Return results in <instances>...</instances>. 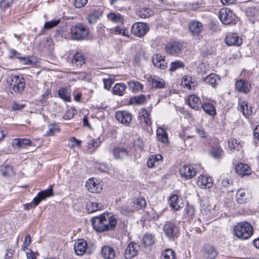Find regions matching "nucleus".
<instances>
[{"instance_id":"1","label":"nucleus","mask_w":259,"mask_h":259,"mask_svg":"<svg viewBox=\"0 0 259 259\" xmlns=\"http://www.w3.org/2000/svg\"><path fill=\"white\" fill-rule=\"evenodd\" d=\"M94 229L97 232L113 231L117 224L116 217L111 213L105 212L90 220Z\"/></svg>"},{"instance_id":"2","label":"nucleus","mask_w":259,"mask_h":259,"mask_svg":"<svg viewBox=\"0 0 259 259\" xmlns=\"http://www.w3.org/2000/svg\"><path fill=\"white\" fill-rule=\"evenodd\" d=\"M253 232L252 226L246 222L239 223L234 228V235L243 240L249 238L252 235Z\"/></svg>"},{"instance_id":"3","label":"nucleus","mask_w":259,"mask_h":259,"mask_svg":"<svg viewBox=\"0 0 259 259\" xmlns=\"http://www.w3.org/2000/svg\"><path fill=\"white\" fill-rule=\"evenodd\" d=\"M70 33L72 39L82 40L87 37L89 31L86 25L77 23L70 28Z\"/></svg>"},{"instance_id":"4","label":"nucleus","mask_w":259,"mask_h":259,"mask_svg":"<svg viewBox=\"0 0 259 259\" xmlns=\"http://www.w3.org/2000/svg\"><path fill=\"white\" fill-rule=\"evenodd\" d=\"M219 19L225 25L235 24L237 22L236 15L229 8H224L220 10Z\"/></svg>"},{"instance_id":"5","label":"nucleus","mask_w":259,"mask_h":259,"mask_svg":"<svg viewBox=\"0 0 259 259\" xmlns=\"http://www.w3.org/2000/svg\"><path fill=\"white\" fill-rule=\"evenodd\" d=\"M163 231L165 235L170 240L174 241L179 236V227L174 221L166 222L163 226Z\"/></svg>"},{"instance_id":"6","label":"nucleus","mask_w":259,"mask_h":259,"mask_svg":"<svg viewBox=\"0 0 259 259\" xmlns=\"http://www.w3.org/2000/svg\"><path fill=\"white\" fill-rule=\"evenodd\" d=\"M7 83L13 88L15 92L22 93L25 88V82L23 77L19 76L12 75L7 79Z\"/></svg>"},{"instance_id":"7","label":"nucleus","mask_w":259,"mask_h":259,"mask_svg":"<svg viewBox=\"0 0 259 259\" xmlns=\"http://www.w3.org/2000/svg\"><path fill=\"white\" fill-rule=\"evenodd\" d=\"M183 49V45L179 41H170L165 46V51L169 55L178 56Z\"/></svg>"},{"instance_id":"8","label":"nucleus","mask_w":259,"mask_h":259,"mask_svg":"<svg viewBox=\"0 0 259 259\" xmlns=\"http://www.w3.org/2000/svg\"><path fill=\"white\" fill-rule=\"evenodd\" d=\"M148 30L149 28L147 24L141 22L135 23L131 28L133 34L138 37L143 36Z\"/></svg>"},{"instance_id":"9","label":"nucleus","mask_w":259,"mask_h":259,"mask_svg":"<svg viewBox=\"0 0 259 259\" xmlns=\"http://www.w3.org/2000/svg\"><path fill=\"white\" fill-rule=\"evenodd\" d=\"M180 172L182 177L189 180L194 177L196 175V171L191 164H184L180 169Z\"/></svg>"},{"instance_id":"10","label":"nucleus","mask_w":259,"mask_h":259,"mask_svg":"<svg viewBox=\"0 0 259 259\" xmlns=\"http://www.w3.org/2000/svg\"><path fill=\"white\" fill-rule=\"evenodd\" d=\"M226 44L229 46H239L242 43V38L236 33H229L225 38Z\"/></svg>"},{"instance_id":"11","label":"nucleus","mask_w":259,"mask_h":259,"mask_svg":"<svg viewBox=\"0 0 259 259\" xmlns=\"http://www.w3.org/2000/svg\"><path fill=\"white\" fill-rule=\"evenodd\" d=\"M139 245L137 243L131 242L126 247L124 252V257L126 259H131L136 256L139 250Z\"/></svg>"},{"instance_id":"12","label":"nucleus","mask_w":259,"mask_h":259,"mask_svg":"<svg viewBox=\"0 0 259 259\" xmlns=\"http://www.w3.org/2000/svg\"><path fill=\"white\" fill-rule=\"evenodd\" d=\"M53 195V192L52 188L39 192L33 199L34 207L36 206L42 200H45L47 197Z\"/></svg>"},{"instance_id":"13","label":"nucleus","mask_w":259,"mask_h":259,"mask_svg":"<svg viewBox=\"0 0 259 259\" xmlns=\"http://www.w3.org/2000/svg\"><path fill=\"white\" fill-rule=\"evenodd\" d=\"M115 117L119 122L128 125L132 121V115L125 111H117L115 114Z\"/></svg>"},{"instance_id":"14","label":"nucleus","mask_w":259,"mask_h":259,"mask_svg":"<svg viewBox=\"0 0 259 259\" xmlns=\"http://www.w3.org/2000/svg\"><path fill=\"white\" fill-rule=\"evenodd\" d=\"M85 186L88 191L92 193H100L102 190L100 183L94 178L89 179L86 182Z\"/></svg>"},{"instance_id":"15","label":"nucleus","mask_w":259,"mask_h":259,"mask_svg":"<svg viewBox=\"0 0 259 259\" xmlns=\"http://www.w3.org/2000/svg\"><path fill=\"white\" fill-rule=\"evenodd\" d=\"M202 254L205 259H215L217 256V251L213 246L205 244L203 246Z\"/></svg>"},{"instance_id":"16","label":"nucleus","mask_w":259,"mask_h":259,"mask_svg":"<svg viewBox=\"0 0 259 259\" xmlns=\"http://www.w3.org/2000/svg\"><path fill=\"white\" fill-rule=\"evenodd\" d=\"M235 88L238 92L247 94L250 92L251 85L248 81L239 79L236 81Z\"/></svg>"},{"instance_id":"17","label":"nucleus","mask_w":259,"mask_h":259,"mask_svg":"<svg viewBox=\"0 0 259 259\" xmlns=\"http://www.w3.org/2000/svg\"><path fill=\"white\" fill-rule=\"evenodd\" d=\"M236 198L238 203L244 204L249 201L250 195L247 190L244 189H239L237 191Z\"/></svg>"},{"instance_id":"18","label":"nucleus","mask_w":259,"mask_h":259,"mask_svg":"<svg viewBox=\"0 0 259 259\" xmlns=\"http://www.w3.org/2000/svg\"><path fill=\"white\" fill-rule=\"evenodd\" d=\"M74 249L77 255H82L88 250L86 241L83 239L78 240L75 243Z\"/></svg>"},{"instance_id":"19","label":"nucleus","mask_w":259,"mask_h":259,"mask_svg":"<svg viewBox=\"0 0 259 259\" xmlns=\"http://www.w3.org/2000/svg\"><path fill=\"white\" fill-rule=\"evenodd\" d=\"M197 184L199 186L203 189H209L213 185L211 178L204 175H201L198 177Z\"/></svg>"},{"instance_id":"20","label":"nucleus","mask_w":259,"mask_h":259,"mask_svg":"<svg viewBox=\"0 0 259 259\" xmlns=\"http://www.w3.org/2000/svg\"><path fill=\"white\" fill-rule=\"evenodd\" d=\"M203 28L202 24L197 20L192 21L189 24V30L193 35H198Z\"/></svg>"},{"instance_id":"21","label":"nucleus","mask_w":259,"mask_h":259,"mask_svg":"<svg viewBox=\"0 0 259 259\" xmlns=\"http://www.w3.org/2000/svg\"><path fill=\"white\" fill-rule=\"evenodd\" d=\"M148 80L152 88L162 89L165 86V82L163 79L155 75L150 76L148 78Z\"/></svg>"},{"instance_id":"22","label":"nucleus","mask_w":259,"mask_h":259,"mask_svg":"<svg viewBox=\"0 0 259 259\" xmlns=\"http://www.w3.org/2000/svg\"><path fill=\"white\" fill-rule=\"evenodd\" d=\"M235 171L238 175L241 177L250 174V167L245 163H240L237 164L235 167Z\"/></svg>"},{"instance_id":"23","label":"nucleus","mask_w":259,"mask_h":259,"mask_svg":"<svg viewBox=\"0 0 259 259\" xmlns=\"http://www.w3.org/2000/svg\"><path fill=\"white\" fill-rule=\"evenodd\" d=\"M220 80V78L219 76L214 73H211L203 78L204 82L212 87H215V85L218 84Z\"/></svg>"},{"instance_id":"24","label":"nucleus","mask_w":259,"mask_h":259,"mask_svg":"<svg viewBox=\"0 0 259 259\" xmlns=\"http://www.w3.org/2000/svg\"><path fill=\"white\" fill-rule=\"evenodd\" d=\"M101 253L106 259H113L115 255L113 248L109 246H104L102 248Z\"/></svg>"},{"instance_id":"25","label":"nucleus","mask_w":259,"mask_h":259,"mask_svg":"<svg viewBox=\"0 0 259 259\" xmlns=\"http://www.w3.org/2000/svg\"><path fill=\"white\" fill-rule=\"evenodd\" d=\"M181 200L176 194L172 195L169 199V203L170 207L175 210H178L181 207L182 203H180Z\"/></svg>"},{"instance_id":"26","label":"nucleus","mask_w":259,"mask_h":259,"mask_svg":"<svg viewBox=\"0 0 259 259\" xmlns=\"http://www.w3.org/2000/svg\"><path fill=\"white\" fill-rule=\"evenodd\" d=\"M103 206L101 203L90 201L87 203L86 209L88 212L91 213L101 209Z\"/></svg>"},{"instance_id":"27","label":"nucleus","mask_w":259,"mask_h":259,"mask_svg":"<svg viewBox=\"0 0 259 259\" xmlns=\"http://www.w3.org/2000/svg\"><path fill=\"white\" fill-rule=\"evenodd\" d=\"M72 62L76 67H80L85 64V58L82 53L77 52L74 55Z\"/></svg>"},{"instance_id":"28","label":"nucleus","mask_w":259,"mask_h":259,"mask_svg":"<svg viewBox=\"0 0 259 259\" xmlns=\"http://www.w3.org/2000/svg\"><path fill=\"white\" fill-rule=\"evenodd\" d=\"M136 15L141 18L145 19L152 15V11L149 8H139L136 11Z\"/></svg>"},{"instance_id":"29","label":"nucleus","mask_w":259,"mask_h":259,"mask_svg":"<svg viewBox=\"0 0 259 259\" xmlns=\"http://www.w3.org/2000/svg\"><path fill=\"white\" fill-rule=\"evenodd\" d=\"M59 97L66 102H69L71 99L70 91L66 88H61L58 91Z\"/></svg>"},{"instance_id":"30","label":"nucleus","mask_w":259,"mask_h":259,"mask_svg":"<svg viewBox=\"0 0 259 259\" xmlns=\"http://www.w3.org/2000/svg\"><path fill=\"white\" fill-rule=\"evenodd\" d=\"M113 155L115 159H121L128 155L126 149L122 147H115L113 150Z\"/></svg>"},{"instance_id":"31","label":"nucleus","mask_w":259,"mask_h":259,"mask_svg":"<svg viewBox=\"0 0 259 259\" xmlns=\"http://www.w3.org/2000/svg\"><path fill=\"white\" fill-rule=\"evenodd\" d=\"M182 84L188 89L194 88L196 85V83L192 81V78L188 75H185L183 77Z\"/></svg>"},{"instance_id":"32","label":"nucleus","mask_w":259,"mask_h":259,"mask_svg":"<svg viewBox=\"0 0 259 259\" xmlns=\"http://www.w3.org/2000/svg\"><path fill=\"white\" fill-rule=\"evenodd\" d=\"M195 209L193 206L187 205L184 209V216L188 220H192L195 215Z\"/></svg>"},{"instance_id":"33","label":"nucleus","mask_w":259,"mask_h":259,"mask_svg":"<svg viewBox=\"0 0 259 259\" xmlns=\"http://www.w3.org/2000/svg\"><path fill=\"white\" fill-rule=\"evenodd\" d=\"M142 242L145 247L151 246L155 242L154 236L150 233L145 234L143 237Z\"/></svg>"},{"instance_id":"34","label":"nucleus","mask_w":259,"mask_h":259,"mask_svg":"<svg viewBox=\"0 0 259 259\" xmlns=\"http://www.w3.org/2000/svg\"><path fill=\"white\" fill-rule=\"evenodd\" d=\"M133 207L136 210L145 208L146 206L145 199L143 197H139L133 201Z\"/></svg>"},{"instance_id":"35","label":"nucleus","mask_w":259,"mask_h":259,"mask_svg":"<svg viewBox=\"0 0 259 259\" xmlns=\"http://www.w3.org/2000/svg\"><path fill=\"white\" fill-rule=\"evenodd\" d=\"M17 58L20 60V62L25 65H34L37 62V59L35 57L28 56L27 57H22L17 56Z\"/></svg>"},{"instance_id":"36","label":"nucleus","mask_w":259,"mask_h":259,"mask_svg":"<svg viewBox=\"0 0 259 259\" xmlns=\"http://www.w3.org/2000/svg\"><path fill=\"white\" fill-rule=\"evenodd\" d=\"M31 144V141L28 139H15L13 140V145L16 146L19 148H23Z\"/></svg>"},{"instance_id":"37","label":"nucleus","mask_w":259,"mask_h":259,"mask_svg":"<svg viewBox=\"0 0 259 259\" xmlns=\"http://www.w3.org/2000/svg\"><path fill=\"white\" fill-rule=\"evenodd\" d=\"M145 95H140L132 97L130 100V104L132 105H141L146 101Z\"/></svg>"},{"instance_id":"38","label":"nucleus","mask_w":259,"mask_h":259,"mask_svg":"<svg viewBox=\"0 0 259 259\" xmlns=\"http://www.w3.org/2000/svg\"><path fill=\"white\" fill-rule=\"evenodd\" d=\"M126 86L123 83L116 84L113 88V93L114 94L122 96L124 94Z\"/></svg>"},{"instance_id":"39","label":"nucleus","mask_w":259,"mask_h":259,"mask_svg":"<svg viewBox=\"0 0 259 259\" xmlns=\"http://www.w3.org/2000/svg\"><path fill=\"white\" fill-rule=\"evenodd\" d=\"M202 106L206 113L211 116H214L216 114L215 109L213 104L210 103H205Z\"/></svg>"},{"instance_id":"40","label":"nucleus","mask_w":259,"mask_h":259,"mask_svg":"<svg viewBox=\"0 0 259 259\" xmlns=\"http://www.w3.org/2000/svg\"><path fill=\"white\" fill-rule=\"evenodd\" d=\"M149 116V114L145 109H141L139 112V117L141 120H144V122L147 125H150L151 124V121Z\"/></svg>"},{"instance_id":"41","label":"nucleus","mask_w":259,"mask_h":259,"mask_svg":"<svg viewBox=\"0 0 259 259\" xmlns=\"http://www.w3.org/2000/svg\"><path fill=\"white\" fill-rule=\"evenodd\" d=\"M210 153L213 157L215 159L221 158L224 155V151L219 146L212 147Z\"/></svg>"},{"instance_id":"42","label":"nucleus","mask_w":259,"mask_h":259,"mask_svg":"<svg viewBox=\"0 0 259 259\" xmlns=\"http://www.w3.org/2000/svg\"><path fill=\"white\" fill-rule=\"evenodd\" d=\"M200 101V99L197 96L193 95H191L188 98V104L190 107L195 109L199 108L198 103Z\"/></svg>"},{"instance_id":"43","label":"nucleus","mask_w":259,"mask_h":259,"mask_svg":"<svg viewBox=\"0 0 259 259\" xmlns=\"http://www.w3.org/2000/svg\"><path fill=\"white\" fill-rule=\"evenodd\" d=\"M130 89L133 92H136L143 90V85L139 81H130L128 82Z\"/></svg>"},{"instance_id":"44","label":"nucleus","mask_w":259,"mask_h":259,"mask_svg":"<svg viewBox=\"0 0 259 259\" xmlns=\"http://www.w3.org/2000/svg\"><path fill=\"white\" fill-rule=\"evenodd\" d=\"M161 257L162 259H176L175 252L171 249H166L162 251Z\"/></svg>"},{"instance_id":"45","label":"nucleus","mask_w":259,"mask_h":259,"mask_svg":"<svg viewBox=\"0 0 259 259\" xmlns=\"http://www.w3.org/2000/svg\"><path fill=\"white\" fill-rule=\"evenodd\" d=\"M157 136L158 140L162 143L167 141V135L165 131L162 128H159L157 130Z\"/></svg>"},{"instance_id":"46","label":"nucleus","mask_w":259,"mask_h":259,"mask_svg":"<svg viewBox=\"0 0 259 259\" xmlns=\"http://www.w3.org/2000/svg\"><path fill=\"white\" fill-rule=\"evenodd\" d=\"M240 107L242 111L243 115L245 116H248L252 113V108L251 107H249L248 104L246 102H243L241 103Z\"/></svg>"},{"instance_id":"47","label":"nucleus","mask_w":259,"mask_h":259,"mask_svg":"<svg viewBox=\"0 0 259 259\" xmlns=\"http://www.w3.org/2000/svg\"><path fill=\"white\" fill-rule=\"evenodd\" d=\"M229 147L230 150H239L241 145L238 141L236 139H232L228 141Z\"/></svg>"},{"instance_id":"48","label":"nucleus","mask_w":259,"mask_h":259,"mask_svg":"<svg viewBox=\"0 0 259 259\" xmlns=\"http://www.w3.org/2000/svg\"><path fill=\"white\" fill-rule=\"evenodd\" d=\"M60 23V19H54L50 21L45 22L44 28L46 30L51 29L52 28L57 26Z\"/></svg>"},{"instance_id":"49","label":"nucleus","mask_w":259,"mask_h":259,"mask_svg":"<svg viewBox=\"0 0 259 259\" xmlns=\"http://www.w3.org/2000/svg\"><path fill=\"white\" fill-rule=\"evenodd\" d=\"M184 64L181 61L172 62L169 70L170 72H174L178 69L184 68Z\"/></svg>"},{"instance_id":"50","label":"nucleus","mask_w":259,"mask_h":259,"mask_svg":"<svg viewBox=\"0 0 259 259\" xmlns=\"http://www.w3.org/2000/svg\"><path fill=\"white\" fill-rule=\"evenodd\" d=\"M135 210H136L133 207V205L131 206L129 205H124L122 206L120 209L121 212L125 215H129L131 214Z\"/></svg>"},{"instance_id":"51","label":"nucleus","mask_w":259,"mask_h":259,"mask_svg":"<svg viewBox=\"0 0 259 259\" xmlns=\"http://www.w3.org/2000/svg\"><path fill=\"white\" fill-rule=\"evenodd\" d=\"M107 17L109 20L114 22H120L122 20L121 15L118 13H111L108 15Z\"/></svg>"},{"instance_id":"52","label":"nucleus","mask_w":259,"mask_h":259,"mask_svg":"<svg viewBox=\"0 0 259 259\" xmlns=\"http://www.w3.org/2000/svg\"><path fill=\"white\" fill-rule=\"evenodd\" d=\"M14 0H2L0 2V8L5 10L11 7L13 4Z\"/></svg>"},{"instance_id":"53","label":"nucleus","mask_w":259,"mask_h":259,"mask_svg":"<svg viewBox=\"0 0 259 259\" xmlns=\"http://www.w3.org/2000/svg\"><path fill=\"white\" fill-rule=\"evenodd\" d=\"M258 13V9L255 7H248L246 10V15L248 17H252Z\"/></svg>"},{"instance_id":"54","label":"nucleus","mask_w":259,"mask_h":259,"mask_svg":"<svg viewBox=\"0 0 259 259\" xmlns=\"http://www.w3.org/2000/svg\"><path fill=\"white\" fill-rule=\"evenodd\" d=\"M210 209L211 206L207 202H203L201 204L200 210L202 213L206 215L210 211Z\"/></svg>"},{"instance_id":"55","label":"nucleus","mask_w":259,"mask_h":259,"mask_svg":"<svg viewBox=\"0 0 259 259\" xmlns=\"http://www.w3.org/2000/svg\"><path fill=\"white\" fill-rule=\"evenodd\" d=\"M164 57L159 54H155L153 56L152 60L153 64L154 66L156 67L158 64H159L162 60H164Z\"/></svg>"},{"instance_id":"56","label":"nucleus","mask_w":259,"mask_h":259,"mask_svg":"<svg viewBox=\"0 0 259 259\" xmlns=\"http://www.w3.org/2000/svg\"><path fill=\"white\" fill-rule=\"evenodd\" d=\"M75 113V110L73 108L69 109L63 115V118L65 119H70L72 118Z\"/></svg>"},{"instance_id":"57","label":"nucleus","mask_w":259,"mask_h":259,"mask_svg":"<svg viewBox=\"0 0 259 259\" xmlns=\"http://www.w3.org/2000/svg\"><path fill=\"white\" fill-rule=\"evenodd\" d=\"M59 128L56 125H51L49 130L47 132L46 135L48 136H53L55 133L59 132Z\"/></svg>"},{"instance_id":"58","label":"nucleus","mask_w":259,"mask_h":259,"mask_svg":"<svg viewBox=\"0 0 259 259\" xmlns=\"http://www.w3.org/2000/svg\"><path fill=\"white\" fill-rule=\"evenodd\" d=\"M31 243V237L29 234L26 235L25 240L23 242V245L22 246V249L25 250L26 248Z\"/></svg>"},{"instance_id":"59","label":"nucleus","mask_w":259,"mask_h":259,"mask_svg":"<svg viewBox=\"0 0 259 259\" xmlns=\"http://www.w3.org/2000/svg\"><path fill=\"white\" fill-rule=\"evenodd\" d=\"M88 2V0H75L74 6L77 8H81L85 6Z\"/></svg>"},{"instance_id":"60","label":"nucleus","mask_w":259,"mask_h":259,"mask_svg":"<svg viewBox=\"0 0 259 259\" xmlns=\"http://www.w3.org/2000/svg\"><path fill=\"white\" fill-rule=\"evenodd\" d=\"M134 146L136 147L139 148L140 150H143L144 148V144L140 138H138L134 142Z\"/></svg>"},{"instance_id":"61","label":"nucleus","mask_w":259,"mask_h":259,"mask_svg":"<svg viewBox=\"0 0 259 259\" xmlns=\"http://www.w3.org/2000/svg\"><path fill=\"white\" fill-rule=\"evenodd\" d=\"M103 29L104 31H105V29H106L107 31H109L110 33L112 34L114 33L120 34L122 28H120V27H116L114 29L106 28L105 27H104Z\"/></svg>"},{"instance_id":"62","label":"nucleus","mask_w":259,"mask_h":259,"mask_svg":"<svg viewBox=\"0 0 259 259\" xmlns=\"http://www.w3.org/2000/svg\"><path fill=\"white\" fill-rule=\"evenodd\" d=\"M151 156L154 160L156 164H157V165H158L162 161L163 157L160 154L152 155Z\"/></svg>"},{"instance_id":"63","label":"nucleus","mask_w":259,"mask_h":259,"mask_svg":"<svg viewBox=\"0 0 259 259\" xmlns=\"http://www.w3.org/2000/svg\"><path fill=\"white\" fill-rule=\"evenodd\" d=\"M103 81L104 82V88L106 89L109 90L111 88V85L113 83L112 80L109 78V79L104 78Z\"/></svg>"},{"instance_id":"64","label":"nucleus","mask_w":259,"mask_h":259,"mask_svg":"<svg viewBox=\"0 0 259 259\" xmlns=\"http://www.w3.org/2000/svg\"><path fill=\"white\" fill-rule=\"evenodd\" d=\"M147 166L149 168H153L158 166L157 164H156L154 160L153 159V158L151 157V156L149 157L147 160Z\"/></svg>"}]
</instances>
